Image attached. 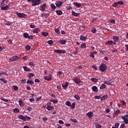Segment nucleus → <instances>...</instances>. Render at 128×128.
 Returning <instances> with one entry per match:
<instances>
[{"mask_svg":"<svg viewBox=\"0 0 128 128\" xmlns=\"http://www.w3.org/2000/svg\"><path fill=\"white\" fill-rule=\"evenodd\" d=\"M28 2H32V6H38L40 4V0H27Z\"/></svg>","mask_w":128,"mask_h":128,"instance_id":"1","label":"nucleus"},{"mask_svg":"<svg viewBox=\"0 0 128 128\" xmlns=\"http://www.w3.org/2000/svg\"><path fill=\"white\" fill-rule=\"evenodd\" d=\"M106 65L104 64H102L99 67V70H100V72H106Z\"/></svg>","mask_w":128,"mask_h":128,"instance_id":"2","label":"nucleus"},{"mask_svg":"<svg viewBox=\"0 0 128 128\" xmlns=\"http://www.w3.org/2000/svg\"><path fill=\"white\" fill-rule=\"evenodd\" d=\"M16 14L18 16V18H24L28 16L25 14H24L18 12H16Z\"/></svg>","mask_w":128,"mask_h":128,"instance_id":"3","label":"nucleus"},{"mask_svg":"<svg viewBox=\"0 0 128 128\" xmlns=\"http://www.w3.org/2000/svg\"><path fill=\"white\" fill-rule=\"evenodd\" d=\"M46 3H44L40 5V10L41 12H44L46 10V8H47Z\"/></svg>","mask_w":128,"mask_h":128,"instance_id":"4","label":"nucleus"},{"mask_svg":"<svg viewBox=\"0 0 128 128\" xmlns=\"http://www.w3.org/2000/svg\"><path fill=\"white\" fill-rule=\"evenodd\" d=\"M20 60V57L18 56H13L12 58H10L9 60L10 62H16Z\"/></svg>","mask_w":128,"mask_h":128,"instance_id":"5","label":"nucleus"},{"mask_svg":"<svg viewBox=\"0 0 128 128\" xmlns=\"http://www.w3.org/2000/svg\"><path fill=\"white\" fill-rule=\"evenodd\" d=\"M55 4L56 6V7L57 8H60L62 4H64V2L62 1H57L56 3Z\"/></svg>","mask_w":128,"mask_h":128,"instance_id":"6","label":"nucleus"},{"mask_svg":"<svg viewBox=\"0 0 128 128\" xmlns=\"http://www.w3.org/2000/svg\"><path fill=\"white\" fill-rule=\"evenodd\" d=\"M52 76L50 74L48 76H44V80H48V82H50V80H52Z\"/></svg>","mask_w":128,"mask_h":128,"instance_id":"7","label":"nucleus"},{"mask_svg":"<svg viewBox=\"0 0 128 128\" xmlns=\"http://www.w3.org/2000/svg\"><path fill=\"white\" fill-rule=\"evenodd\" d=\"M50 103L47 104V110H54V107L52 106H50Z\"/></svg>","mask_w":128,"mask_h":128,"instance_id":"8","label":"nucleus"},{"mask_svg":"<svg viewBox=\"0 0 128 128\" xmlns=\"http://www.w3.org/2000/svg\"><path fill=\"white\" fill-rule=\"evenodd\" d=\"M50 6L51 8L50 12H54V10H56V6L54 4H51Z\"/></svg>","mask_w":128,"mask_h":128,"instance_id":"9","label":"nucleus"},{"mask_svg":"<svg viewBox=\"0 0 128 128\" xmlns=\"http://www.w3.org/2000/svg\"><path fill=\"white\" fill-rule=\"evenodd\" d=\"M74 83L77 84H80V82H82V80L78 78H74Z\"/></svg>","mask_w":128,"mask_h":128,"instance_id":"10","label":"nucleus"},{"mask_svg":"<svg viewBox=\"0 0 128 128\" xmlns=\"http://www.w3.org/2000/svg\"><path fill=\"white\" fill-rule=\"evenodd\" d=\"M18 118H20V120H24V122H26V116H24L23 115H20L18 116Z\"/></svg>","mask_w":128,"mask_h":128,"instance_id":"11","label":"nucleus"},{"mask_svg":"<svg viewBox=\"0 0 128 128\" xmlns=\"http://www.w3.org/2000/svg\"><path fill=\"white\" fill-rule=\"evenodd\" d=\"M69 84H70V83L68 82H66V84H62V86L63 88H64V90H66Z\"/></svg>","mask_w":128,"mask_h":128,"instance_id":"12","label":"nucleus"},{"mask_svg":"<svg viewBox=\"0 0 128 128\" xmlns=\"http://www.w3.org/2000/svg\"><path fill=\"white\" fill-rule=\"evenodd\" d=\"M121 118L124 120V124H128V118H126V117L122 116L121 117Z\"/></svg>","mask_w":128,"mask_h":128,"instance_id":"13","label":"nucleus"},{"mask_svg":"<svg viewBox=\"0 0 128 128\" xmlns=\"http://www.w3.org/2000/svg\"><path fill=\"white\" fill-rule=\"evenodd\" d=\"M8 8H10V6H6L1 7L2 10H8Z\"/></svg>","mask_w":128,"mask_h":128,"instance_id":"14","label":"nucleus"},{"mask_svg":"<svg viewBox=\"0 0 128 128\" xmlns=\"http://www.w3.org/2000/svg\"><path fill=\"white\" fill-rule=\"evenodd\" d=\"M92 89L94 92H98V87H96V86H93L92 88Z\"/></svg>","mask_w":128,"mask_h":128,"instance_id":"15","label":"nucleus"},{"mask_svg":"<svg viewBox=\"0 0 128 128\" xmlns=\"http://www.w3.org/2000/svg\"><path fill=\"white\" fill-rule=\"evenodd\" d=\"M93 114H94V113L92 112H90L86 114V116L88 118H92Z\"/></svg>","mask_w":128,"mask_h":128,"instance_id":"16","label":"nucleus"},{"mask_svg":"<svg viewBox=\"0 0 128 128\" xmlns=\"http://www.w3.org/2000/svg\"><path fill=\"white\" fill-rule=\"evenodd\" d=\"M58 44H66V40H60L58 41Z\"/></svg>","mask_w":128,"mask_h":128,"instance_id":"17","label":"nucleus"},{"mask_svg":"<svg viewBox=\"0 0 128 128\" xmlns=\"http://www.w3.org/2000/svg\"><path fill=\"white\" fill-rule=\"evenodd\" d=\"M105 44L106 46H112V40H108V42H106Z\"/></svg>","mask_w":128,"mask_h":128,"instance_id":"18","label":"nucleus"},{"mask_svg":"<svg viewBox=\"0 0 128 128\" xmlns=\"http://www.w3.org/2000/svg\"><path fill=\"white\" fill-rule=\"evenodd\" d=\"M73 4L76 8H80V6H82V4H79L76 2H73Z\"/></svg>","mask_w":128,"mask_h":128,"instance_id":"19","label":"nucleus"},{"mask_svg":"<svg viewBox=\"0 0 128 128\" xmlns=\"http://www.w3.org/2000/svg\"><path fill=\"white\" fill-rule=\"evenodd\" d=\"M72 16H80V13L76 12L72 10Z\"/></svg>","mask_w":128,"mask_h":128,"instance_id":"20","label":"nucleus"},{"mask_svg":"<svg viewBox=\"0 0 128 128\" xmlns=\"http://www.w3.org/2000/svg\"><path fill=\"white\" fill-rule=\"evenodd\" d=\"M111 80H112L110 79L108 81H104V84H108V86H112V82H110Z\"/></svg>","mask_w":128,"mask_h":128,"instance_id":"21","label":"nucleus"},{"mask_svg":"<svg viewBox=\"0 0 128 128\" xmlns=\"http://www.w3.org/2000/svg\"><path fill=\"white\" fill-rule=\"evenodd\" d=\"M112 39L114 40V42H116L120 40V37L118 36H113Z\"/></svg>","mask_w":128,"mask_h":128,"instance_id":"22","label":"nucleus"},{"mask_svg":"<svg viewBox=\"0 0 128 128\" xmlns=\"http://www.w3.org/2000/svg\"><path fill=\"white\" fill-rule=\"evenodd\" d=\"M87 39L86 36H84L82 35L80 36V40H86Z\"/></svg>","mask_w":128,"mask_h":128,"instance_id":"23","label":"nucleus"},{"mask_svg":"<svg viewBox=\"0 0 128 128\" xmlns=\"http://www.w3.org/2000/svg\"><path fill=\"white\" fill-rule=\"evenodd\" d=\"M40 32V28H34L33 30V32L34 34H38V32Z\"/></svg>","mask_w":128,"mask_h":128,"instance_id":"24","label":"nucleus"},{"mask_svg":"<svg viewBox=\"0 0 128 128\" xmlns=\"http://www.w3.org/2000/svg\"><path fill=\"white\" fill-rule=\"evenodd\" d=\"M56 12L58 16H62V11L61 10H57L56 11Z\"/></svg>","mask_w":128,"mask_h":128,"instance_id":"25","label":"nucleus"},{"mask_svg":"<svg viewBox=\"0 0 128 128\" xmlns=\"http://www.w3.org/2000/svg\"><path fill=\"white\" fill-rule=\"evenodd\" d=\"M18 104L20 106H24V102L22 100H18Z\"/></svg>","mask_w":128,"mask_h":128,"instance_id":"26","label":"nucleus"},{"mask_svg":"<svg viewBox=\"0 0 128 128\" xmlns=\"http://www.w3.org/2000/svg\"><path fill=\"white\" fill-rule=\"evenodd\" d=\"M23 68L25 72H30V69L26 66H24Z\"/></svg>","mask_w":128,"mask_h":128,"instance_id":"27","label":"nucleus"},{"mask_svg":"<svg viewBox=\"0 0 128 128\" xmlns=\"http://www.w3.org/2000/svg\"><path fill=\"white\" fill-rule=\"evenodd\" d=\"M13 112L14 114H18L20 112V109L18 108H16L13 109Z\"/></svg>","mask_w":128,"mask_h":128,"instance_id":"28","label":"nucleus"},{"mask_svg":"<svg viewBox=\"0 0 128 128\" xmlns=\"http://www.w3.org/2000/svg\"><path fill=\"white\" fill-rule=\"evenodd\" d=\"M28 76L29 78H32L34 76V74L32 72L29 73L28 75Z\"/></svg>","mask_w":128,"mask_h":128,"instance_id":"29","label":"nucleus"},{"mask_svg":"<svg viewBox=\"0 0 128 128\" xmlns=\"http://www.w3.org/2000/svg\"><path fill=\"white\" fill-rule=\"evenodd\" d=\"M86 43H84V42L82 43L80 45L81 48H86Z\"/></svg>","mask_w":128,"mask_h":128,"instance_id":"30","label":"nucleus"},{"mask_svg":"<svg viewBox=\"0 0 128 128\" xmlns=\"http://www.w3.org/2000/svg\"><path fill=\"white\" fill-rule=\"evenodd\" d=\"M90 80H92V82H94L95 83L98 82V80L96 78H91Z\"/></svg>","mask_w":128,"mask_h":128,"instance_id":"31","label":"nucleus"},{"mask_svg":"<svg viewBox=\"0 0 128 128\" xmlns=\"http://www.w3.org/2000/svg\"><path fill=\"white\" fill-rule=\"evenodd\" d=\"M27 84H34V82H32V80H28L27 82H26Z\"/></svg>","mask_w":128,"mask_h":128,"instance_id":"32","label":"nucleus"},{"mask_svg":"<svg viewBox=\"0 0 128 128\" xmlns=\"http://www.w3.org/2000/svg\"><path fill=\"white\" fill-rule=\"evenodd\" d=\"M107 98H108V95H104L101 98V100H106Z\"/></svg>","mask_w":128,"mask_h":128,"instance_id":"33","label":"nucleus"},{"mask_svg":"<svg viewBox=\"0 0 128 128\" xmlns=\"http://www.w3.org/2000/svg\"><path fill=\"white\" fill-rule=\"evenodd\" d=\"M28 65L30 66H33L34 68L36 64H34V62H30L28 63Z\"/></svg>","mask_w":128,"mask_h":128,"instance_id":"34","label":"nucleus"},{"mask_svg":"<svg viewBox=\"0 0 128 128\" xmlns=\"http://www.w3.org/2000/svg\"><path fill=\"white\" fill-rule=\"evenodd\" d=\"M120 114V110H117L114 113L115 116H117Z\"/></svg>","mask_w":128,"mask_h":128,"instance_id":"35","label":"nucleus"},{"mask_svg":"<svg viewBox=\"0 0 128 128\" xmlns=\"http://www.w3.org/2000/svg\"><path fill=\"white\" fill-rule=\"evenodd\" d=\"M95 126L96 128H102V126L98 123H95Z\"/></svg>","mask_w":128,"mask_h":128,"instance_id":"36","label":"nucleus"},{"mask_svg":"<svg viewBox=\"0 0 128 128\" xmlns=\"http://www.w3.org/2000/svg\"><path fill=\"white\" fill-rule=\"evenodd\" d=\"M106 88V85L104 84H102L100 86V90H104V88Z\"/></svg>","mask_w":128,"mask_h":128,"instance_id":"37","label":"nucleus"},{"mask_svg":"<svg viewBox=\"0 0 128 128\" xmlns=\"http://www.w3.org/2000/svg\"><path fill=\"white\" fill-rule=\"evenodd\" d=\"M42 34L44 36H48V32H42Z\"/></svg>","mask_w":128,"mask_h":128,"instance_id":"38","label":"nucleus"},{"mask_svg":"<svg viewBox=\"0 0 128 128\" xmlns=\"http://www.w3.org/2000/svg\"><path fill=\"white\" fill-rule=\"evenodd\" d=\"M66 106H72V103L70 101H67L66 102Z\"/></svg>","mask_w":128,"mask_h":128,"instance_id":"39","label":"nucleus"},{"mask_svg":"<svg viewBox=\"0 0 128 128\" xmlns=\"http://www.w3.org/2000/svg\"><path fill=\"white\" fill-rule=\"evenodd\" d=\"M0 80L1 82H4V84H6L8 82V80H4V78H0Z\"/></svg>","mask_w":128,"mask_h":128,"instance_id":"40","label":"nucleus"},{"mask_svg":"<svg viewBox=\"0 0 128 128\" xmlns=\"http://www.w3.org/2000/svg\"><path fill=\"white\" fill-rule=\"evenodd\" d=\"M23 36L25 38H28V34L24 33Z\"/></svg>","mask_w":128,"mask_h":128,"instance_id":"41","label":"nucleus"},{"mask_svg":"<svg viewBox=\"0 0 128 128\" xmlns=\"http://www.w3.org/2000/svg\"><path fill=\"white\" fill-rule=\"evenodd\" d=\"M42 16H44V18H48L50 16V14L48 13H44L42 14Z\"/></svg>","mask_w":128,"mask_h":128,"instance_id":"42","label":"nucleus"},{"mask_svg":"<svg viewBox=\"0 0 128 128\" xmlns=\"http://www.w3.org/2000/svg\"><path fill=\"white\" fill-rule=\"evenodd\" d=\"M74 98L77 100H80V96H78V95H75L74 96Z\"/></svg>","mask_w":128,"mask_h":128,"instance_id":"43","label":"nucleus"},{"mask_svg":"<svg viewBox=\"0 0 128 128\" xmlns=\"http://www.w3.org/2000/svg\"><path fill=\"white\" fill-rule=\"evenodd\" d=\"M91 32H92V34H96V28H92Z\"/></svg>","mask_w":128,"mask_h":128,"instance_id":"44","label":"nucleus"},{"mask_svg":"<svg viewBox=\"0 0 128 128\" xmlns=\"http://www.w3.org/2000/svg\"><path fill=\"white\" fill-rule=\"evenodd\" d=\"M26 50H30V45H26Z\"/></svg>","mask_w":128,"mask_h":128,"instance_id":"45","label":"nucleus"},{"mask_svg":"<svg viewBox=\"0 0 128 128\" xmlns=\"http://www.w3.org/2000/svg\"><path fill=\"white\" fill-rule=\"evenodd\" d=\"M70 106H71V108L72 110H74V108H76V104L74 102L72 103Z\"/></svg>","mask_w":128,"mask_h":128,"instance_id":"46","label":"nucleus"},{"mask_svg":"<svg viewBox=\"0 0 128 128\" xmlns=\"http://www.w3.org/2000/svg\"><path fill=\"white\" fill-rule=\"evenodd\" d=\"M2 100H3V102H8V100H6L4 98H0Z\"/></svg>","mask_w":128,"mask_h":128,"instance_id":"47","label":"nucleus"},{"mask_svg":"<svg viewBox=\"0 0 128 128\" xmlns=\"http://www.w3.org/2000/svg\"><path fill=\"white\" fill-rule=\"evenodd\" d=\"M13 89L14 90H18V86H13Z\"/></svg>","mask_w":128,"mask_h":128,"instance_id":"48","label":"nucleus"},{"mask_svg":"<svg viewBox=\"0 0 128 128\" xmlns=\"http://www.w3.org/2000/svg\"><path fill=\"white\" fill-rule=\"evenodd\" d=\"M66 10H70L72 9V7L68 6H66Z\"/></svg>","mask_w":128,"mask_h":128,"instance_id":"49","label":"nucleus"},{"mask_svg":"<svg viewBox=\"0 0 128 128\" xmlns=\"http://www.w3.org/2000/svg\"><path fill=\"white\" fill-rule=\"evenodd\" d=\"M47 43L48 44H54V42L52 40H49L48 41Z\"/></svg>","mask_w":128,"mask_h":128,"instance_id":"50","label":"nucleus"},{"mask_svg":"<svg viewBox=\"0 0 128 128\" xmlns=\"http://www.w3.org/2000/svg\"><path fill=\"white\" fill-rule=\"evenodd\" d=\"M55 32L56 34H60V29L57 28L55 30Z\"/></svg>","mask_w":128,"mask_h":128,"instance_id":"51","label":"nucleus"},{"mask_svg":"<svg viewBox=\"0 0 128 128\" xmlns=\"http://www.w3.org/2000/svg\"><path fill=\"white\" fill-rule=\"evenodd\" d=\"M54 52H56V54H60V50H54Z\"/></svg>","mask_w":128,"mask_h":128,"instance_id":"52","label":"nucleus"},{"mask_svg":"<svg viewBox=\"0 0 128 128\" xmlns=\"http://www.w3.org/2000/svg\"><path fill=\"white\" fill-rule=\"evenodd\" d=\"M66 50H60V54H66Z\"/></svg>","mask_w":128,"mask_h":128,"instance_id":"53","label":"nucleus"},{"mask_svg":"<svg viewBox=\"0 0 128 128\" xmlns=\"http://www.w3.org/2000/svg\"><path fill=\"white\" fill-rule=\"evenodd\" d=\"M50 102H53V104H56L57 102H58V100H50Z\"/></svg>","mask_w":128,"mask_h":128,"instance_id":"54","label":"nucleus"},{"mask_svg":"<svg viewBox=\"0 0 128 128\" xmlns=\"http://www.w3.org/2000/svg\"><path fill=\"white\" fill-rule=\"evenodd\" d=\"M6 26H12V24L10 22H7L6 23Z\"/></svg>","mask_w":128,"mask_h":128,"instance_id":"55","label":"nucleus"},{"mask_svg":"<svg viewBox=\"0 0 128 128\" xmlns=\"http://www.w3.org/2000/svg\"><path fill=\"white\" fill-rule=\"evenodd\" d=\"M118 4H120V5H122L124 4V2L122 1H118V2H117Z\"/></svg>","mask_w":128,"mask_h":128,"instance_id":"56","label":"nucleus"},{"mask_svg":"<svg viewBox=\"0 0 128 128\" xmlns=\"http://www.w3.org/2000/svg\"><path fill=\"white\" fill-rule=\"evenodd\" d=\"M72 122H74V124H76L78 122V120L76 119H71Z\"/></svg>","mask_w":128,"mask_h":128,"instance_id":"57","label":"nucleus"},{"mask_svg":"<svg viewBox=\"0 0 128 128\" xmlns=\"http://www.w3.org/2000/svg\"><path fill=\"white\" fill-rule=\"evenodd\" d=\"M118 126H120V123H116L114 124V127L116 128H118Z\"/></svg>","mask_w":128,"mask_h":128,"instance_id":"58","label":"nucleus"},{"mask_svg":"<svg viewBox=\"0 0 128 128\" xmlns=\"http://www.w3.org/2000/svg\"><path fill=\"white\" fill-rule=\"evenodd\" d=\"M89 56H90V58H94V54H93L92 53L90 52Z\"/></svg>","mask_w":128,"mask_h":128,"instance_id":"59","label":"nucleus"},{"mask_svg":"<svg viewBox=\"0 0 128 128\" xmlns=\"http://www.w3.org/2000/svg\"><path fill=\"white\" fill-rule=\"evenodd\" d=\"M28 40H32V38H34V36L32 35L28 36Z\"/></svg>","mask_w":128,"mask_h":128,"instance_id":"60","label":"nucleus"},{"mask_svg":"<svg viewBox=\"0 0 128 128\" xmlns=\"http://www.w3.org/2000/svg\"><path fill=\"white\" fill-rule=\"evenodd\" d=\"M118 2H114V4L112 5V6H114V8H116V6H118Z\"/></svg>","mask_w":128,"mask_h":128,"instance_id":"61","label":"nucleus"},{"mask_svg":"<svg viewBox=\"0 0 128 128\" xmlns=\"http://www.w3.org/2000/svg\"><path fill=\"white\" fill-rule=\"evenodd\" d=\"M27 110L28 112H32V110L33 109L31 107H28Z\"/></svg>","mask_w":128,"mask_h":128,"instance_id":"62","label":"nucleus"},{"mask_svg":"<svg viewBox=\"0 0 128 128\" xmlns=\"http://www.w3.org/2000/svg\"><path fill=\"white\" fill-rule=\"evenodd\" d=\"M58 122L60 124H64V121H62V120H59Z\"/></svg>","mask_w":128,"mask_h":128,"instance_id":"63","label":"nucleus"},{"mask_svg":"<svg viewBox=\"0 0 128 128\" xmlns=\"http://www.w3.org/2000/svg\"><path fill=\"white\" fill-rule=\"evenodd\" d=\"M124 124H122L120 126V128H124Z\"/></svg>","mask_w":128,"mask_h":128,"instance_id":"64","label":"nucleus"}]
</instances>
